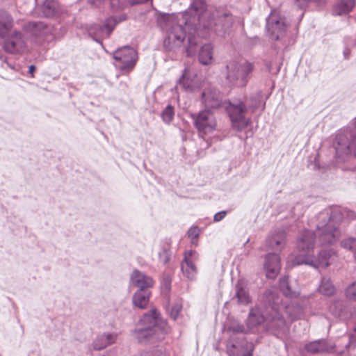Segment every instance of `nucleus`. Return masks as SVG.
Segmentation results:
<instances>
[{"instance_id":"58836bf2","label":"nucleus","mask_w":356,"mask_h":356,"mask_svg":"<svg viewBox=\"0 0 356 356\" xmlns=\"http://www.w3.org/2000/svg\"><path fill=\"white\" fill-rule=\"evenodd\" d=\"M346 298L352 301H356V282L350 284L346 289Z\"/></svg>"},{"instance_id":"a18cd8bd","label":"nucleus","mask_w":356,"mask_h":356,"mask_svg":"<svg viewBox=\"0 0 356 356\" xmlns=\"http://www.w3.org/2000/svg\"><path fill=\"white\" fill-rule=\"evenodd\" d=\"M139 356H164L161 349H154L141 353Z\"/></svg>"},{"instance_id":"7c9ffc66","label":"nucleus","mask_w":356,"mask_h":356,"mask_svg":"<svg viewBox=\"0 0 356 356\" xmlns=\"http://www.w3.org/2000/svg\"><path fill=\"white\" fill-rule=\"evenodd\" d=\"M236 297L238 299V303L241 305H246L251 301L247 289L240 282L236 285Z\"/></svg>"},{"instance_id":"ea45409f","label":"nucleus","mask_w":356,"mask_h":356,"mask_svg":"<svg viewBox=\"0 0 356 356\" xmlns=\"http://www.w3.org/2000/svg\"><path fill=\"white\" fill-rule=\"evenodd\" d=\"M0 60H1V67L4 69L10 68V70L17 71L18 66L14 62H10L6 56L1 55Z\"/></svg>"},{"instance_id":"b1692460","label":"nucleus","mask_w":356,"mask_h":356,"mask_svg":"<svg viewBox=\"0 0 356 356\" xmlns=\"http://www.w3.org/2000/svg\"><path fill=\"white\" fill-rule=\"evenodd\" d=\"M296 284V282H290L288 277L280 280V289L286 297L295 298L299 295L300 292Z\"/></svg>"},{"instance_id":"39448f33","label":"nucleus","mask_w":356,"mask_h":356,"mask_svg":"<svg viewBox=\"0 0 356 356\" xmlns=\"http://www.w3.org/2000/svg\"><path fill=\"white\" fill-rule=\"evenodd\" d=\"M262 99V92L257 91L250 96L247 106L241 99H234L227 104L225 109L234 129L241 131L251 123L250 119L245 116L247 113H253L260 108L261 113L264 110L265 102Z\"/></svg>"},{"instance_id":"4468645a","label":"nucleus","mask_w":356,"mask_h":356,"mask_svg":"<svg viewBox=\"0 0 356 356\" xmlns=\"http://www.w3.org/2000/svg\"><path fill=\"white\" fill-rule=\"evenodd\" d=\"M126 15L123 14L119 17L107 18L103 25L92 24L88 29L89 35L96 41L99 42V38L108 37L115 25L126 19Z\"/></svg>"},{"instance_id":"8fccbe9b","label":"nucleus","mask_w":356,"mask_h":356,"mask_svg":"<svg viewBox=\"0 0 356 356\" xmlns=\"http://www.w3.org/2000/svg\"><path fill=\"white\" fill-rule=\"evenodd\" d=\"M248 348L249 349L248 351L246 353H245L243 356H252V351L254 350L253 345L249 344Z\"/></svg>"},{"instance_id":"f257e3e1","label":"nucleus","mask_w":356,"mask_h":356,"mask_svg":"<svg viewBox=\"0 0 356 356\" xmlns=\"http://www.w3.org/2000/svg\"><path fill=\"white\" fill-rule=\"evenodd\" d=\"M232 16L222 10H209L204 0H193L185 12L169 15L164 24L166 36L164 47L173 50L183 43L188 29V56L193 53L192 47L197 44L195 35L204 36L202 30L212 31L223 36L232 26Z\"/></svg>"},{"instance_id":"72a5a7b5","label":"nucleus","mask_w":356,"mask_h":356,"mask_svg":"<svg viewBox=\"0 0 356 356\" xmlns=\"http://www.w3.org/2000/svg\"><path fill=\"white\" fill-rule=\"evenodd\" d=\"M341 246L349 251H351L353 254V257L356 260V238L349 237L343 239L340 243Z\"/></svg>"},{"instance_id":"6ab92c4d","label":"nucleus","mask_w":356,"mask_h":356,"mask_svg":"<svg viewBox=\"0 0 356 356\" xmlns=\"http://www.w3.org/2000/svg\"><path fill=\"white\" fill-rule=\"evenodd\" d=\"M286 232L282 229H275L266 239V246L269 250L280 252L285 245Z\"/></svg>"},{"instance_id":"a19ab883","label":"nucleus","mask_w":356,"mask_h":356,"mask_svg":"<svg viewBox=\"0 0 356 356\" xmlns=\"http://www.w3.org/2000/svg\"><path fill=\"white\" fill-rule=\"evenodd\" d=\"M170 259V253L168 249L163 248L159 252V259L163 264H166Z\"/></svg>"},{"instance_id":"4c0bfd02","label":"nucleus","mask_w":356,"mask_h":356,"mask_svg":"<svg viewBox=\"0 0 356 356\" xmlns=\"http://www.w3.org/2000/svg\"><path fill=\"white\" fill-rule=\"evenodd\" d=\"M250 329L245 327L243 324L234 322L227 328V332L232 333H248Z\"/></svg>"},{"instance_id":"20e7f679","label":"nucleus","mask_w":356,"mask_h":356,"mask_svg":"<svg viewBox=\"0 0 356 356\" xmlns=\"http://www.w3.org/2000/svg\"><path fill=\"white\" fill-rule=\"evenodd\" d=\"M168 331L166 322L159 318L156 309H152L138 321L132 335L138 343L146 344L161 340Z\"/></svg>"},{"instance_id":"e433bc0d","label":"nucleus","mask_w":356,"mask_h":356,"mask_svg":"<svg viewBox=\"0 0 356 356\" xmlns=\"http://www.w3.org/2000/svg\"><path fill=\"white\" fill-rule=\"evenodd\" d=\"M110 6L113 11H119L131 5L129 0H110Z\"/></svg>"},{"instance_id":"ddd939ff","label":"nucleus","mask_w":356,"mask_h":356,"mask_svg":"<svg viewBox=\"0 0 356 356\" xmlns=\"http://www.w3.org/2000/svg\"><path fill=\"white\" fill-rule=\"evenodd\" d=\"M286 28L285 18L279 11L272 10L266 19V31L270 38L275 40L281 39L285 34Z\"/></svg>"},{"instance_id":"9b49d317","label":"nucleus","mask_w":356,"mask_h":356,"mask_svg":"<svg viewBox=\"0 0 356 356\" xmlns=\"http://www.w3.org/2000/svg\"><path fill=\"white\" fill-rule=\"evenodd\" d=\"M195 127L201 137L211 134L216 128V120L213 114L208 109L191 115Z\"/></svg>"},{"instance_id":"1a4fd4ad","label":"nucleus","mask_w":356,"mask_h":356,"mask_svg":"<svg viewBox=\"0 0 356 356\" xmlns=\"http://www.w3.org/2000/svg\"><path fill=\"white\" fill-rule=\"evenodd\" d=\"M26 29L38 42H50L57 38L56 29L42 22H29L26 24Z\"/></svg>"},{"instance_id":"49530a36","label":"nucleus","mask_w":356,"mask_h":356,"mask_svg":"<svg viewBox=\"0 0 356 356\" xmlns=\"http://www.w3.org/2000/svg\"><path fill=\"white\" fill-rule=\"evenodd\" d=\"M310 1H316L321 3V0H296V3L299 8L303 9Z\"/></svg>"},{"instance_id":"f03ea898","label":"nucleus","mask_w":356,"mask_h":356,"mask_svg":"<svg viewBox=\"0 0 356 356\" xmlns=\"http://www.w3.org/2000/svg\"><path fill=\"white\" fill-rule=\"evenodd\" d=\"M280 296L275 289L266 290L261 302L249 312L247 327L252 329L264 323L266 329L277 337H283L287 334L288 326L284 317L279 313Z\"/></svg>"},{"instance_id":"2eb2a0df","label":"nucleus","mask_w":356,"mask_h":356,"mask_svg":"<svg viewBox=\"0 0 356 356\" xmlns=\"http://www.w3.org/2000/svg\"><path fill=\"white\" fill-rule=\"evenodd\" d=\"M316 238H317V242L319 245H323L319 241L316 228V232L307 229L304 230L297 239L298 249L305 253L309 252L315 247Z\"/></svg>"},{"instance_id":"aec40b11","label":"nucleus","mask_w":356,"mask_h":356,"mask_svg":"<svg viewBox=\"0 0 356 356\" xmlns=\"http://www.w3.org/2000/svg\"><path fill=\"white\" fill-rule=\"evenodd\" d=\"M177 84L188 92H195L201 87V82L197 76L191 74L187 70H185L182 76L178 80Z\"/></svg>"},{"instance_id":"f3484780","label":"nucleus","mask_w":356,"mask_h":356,"mask_svg":"<svg viewBox=\"0 0 356 356\" xmlns=\"http://www.w3.org/2000/svg\"><path fill=\"white\" fill-rule=\"evenodd\" d=\"M202 102L209 108H218L222 103V95L216 88H209L202 93Z\"/></svg>"},{"instance_id":"473e14b6","label":"nucleus","mask_w":356,"mask_h":356,"mask_svg":"<svg viewBox=\"0 0 356 356\" xmlns=\"http://www.w3.org/2000/svg\"><path fill=\"white\" fill-rule=\"evenodd\" d=\"M318 291L324 296H332L335 292V288L328 277H323L318 286Z\"/></svg>"},{"instance_id":"5701e85b","label":"nucleus","mask_w":356,"mask_h":356,"mask_svg":"<svg viewBox=\"0 0 356 356\" xmlns=\"http://www.w3.org/2000/svg\"><path fill=\"white\" fill-rule=\"evenodd\" d=\"M282 303V300L280 298L278 306H280L279 313L284 315L281 313L282 311L290 318L291 321L297 320L301 318L304 316L303 308L297 304H291L287 305H283Z\"/></svg>"},{"instance_id":"4be33fe9","label":"nucleus","mask_w":356,"mask_h":356,"mask_svg":"<svg viewBox=\"0 0 356 356\" xmlns=\"http://www.w3.org/2000/svg\"><path fill=\"white\" fill-rule=\"evenodd\" d=\"M306 350L311 353H334L336 352L334 344L328 343L325 339L316 340L305 346Z\"/></svg>"},{"instance_id":"37998d69","label":"nucleus","mask_w":356,"mask_h":356,"mask_svg":"<svg viewBox=\"0 0 356 356\" xmlns=\"http://www.w3.org/2000/svg\"><path fill=\"white\" fill-rule=\"evenodd\" d=\"M188 236L191 238V242L195 243V241L200 235V229L197 227H192L188 231Z\"/></svg>"},{"instance_id":"393cba45","label":"nucleus","mask_w":356,"mask_h":356,"mask_svg":"<svg viewBox=\"0 0 356 356\" xmlns=\"http://www.w3.org/2000/svg\"><path fill=\"white\" fill-rule=\"evenodd\" d=\"M13 26V19L3 10H0V38H4Z\"/></svg>"},{"instance_id":"c03bdc74","label":"nucleus","mask_w":356,"mask_h":356,"mask_svg":"<svg viewBox=\"0 0 356 356\" xmlns=\"http://www.w3.org/2000/svg\"><path fill=\"white\" fill-rule=\"evenodd\" d=\"M181 308L182 305L180 303H176L173 305L170 312V315L172 319L176 320L177 318Z\"/></svg>"},{"instance_id":"79ce46f5","label":"nucleus","mask_w":356,"mask_h":356,"mask_svg":"<svg viewBox=\"0 0 356 356\" xmlns=\"http://www.w3.org/2000/svg\"><path fill=\"white\" fill-rule=\"evenodd\" d=\"M345 347L347 350L354 349L356 348V325L353 333L349 336V342Z\"/></svg>"},{"instance_id":"6e6552de","label":"nucleus","mask_w":356,"mask_h":356,"mask_svg":"<svg viewBox=\"0 0 356 356\" xmlns=\"http://www.w3.org/2000/svg\"><path fill=\"white\" fill-rule=\"evenodd\" d=\"M115 65L124 72L132 71L138 60L137 51L130 46H124L113 54Z\"/></svg>"},{"instance_id":"412c9836","label":"nucleus","mask_w":356,"mask_h":356,"mask_svg":"<svg viewBox=\"0 0 356 356\" xmlns=\"http://www.w3.org/2000/svg\"><path fill=\"white\" fill-rule=\"evenodd\" d=\"M131 283L138 288V290H148L154 284L153 279L138 270H134L131 275Z\"/></svg>"},{"instance_id":"f8f14e48","label":"nucleus","mask_w":356,"mask_h":356,"mask_svg":"<svg viewBox=\"0 0 356 356\" xmlns=\"http://www.w3.org/2000/svg\"><path fill=\"white\" fill-rule=\"evenodd\" d=\"M336 252L330 248L321 250L317 258L308 255L297 256L293 259V264H307L314 268H326L330 264V260L336 256Z\"/></svg>"},{"instance_id":"a211bd4d","label":"nucleus","mask_w":356,"mask_h":356,"mask_svg":"<svg viewBox=\"0 0 356 356\" xmlns=\"http://www.w3.org/2000/svg\"><path fill=\"white\" fill-rule=\"evenodd\" d=\"M280 257L277 253H269L265 257L264 269L266 277L274 279L280 270Z\"/></svg>"},{"instance_id":"dca6fc26","label":"nucleus","mask_w":356,"mask_h":356,"mask_svg":"<svg viewBox=\"0 0 356 356\" xmlns=\"http://www.w3.org/2000/svg\"><path fill=\"white\" fill-rule=\"evenodd\" d=\"M199 257L198 253L195 250H188L184 252V258L181 262V268L183 274L189 280H194L197 275V268L195 262Z\"/></svg>"},{"instance_id":"f704fd0d","label":"nucleus","mask_w":356,"mask_h":356,"mask_svg":"<svg viewBox=\"0 0 356 356\" xmlns=\"http://www.w3.org/2000/svg\"><path fill=\"white\" fill-rule=\"evenodd\" d=\"M175 111L171 105H168L161 112V117L165 124H169L174 118Z\"/></svg>"},{"instance_id":"3c124183","label":"nucleus","mask_w":356,"mask_h":356,"mask_svg":"<svg viewBox=\"0 0 356 356\" xmlns=\"http://www.w3.org/2000/svg\"><path fill=\"white\" fill-rule=\"evenodd\" d=\"M103 0H88V3L93 6H98Z\"/></svg>"},{"instance_id":"cd10ccee","label":"nucleus","mask_w":356,"mask_h":356,"mask_svg":"<svg viewBox=\"0 0 356 356\" xmlns=\"http://www.w3.org/2000/svg\"><path fill=\"white\" fill-rule=\"evenodd\" d=\"M117 336V334L115 333H106L99 335L93 342L94 348L102 350L115 343Z\"/></svg>"},{"instance_id":"c756f323","label":"nucleus","mask_w":356,"mask_h":356,"mask_svg":"<svg viewBox=\"0 0 356 356\" xmlns=\"http://www.w3.org/2000/svg\"><path fill=\"white\" fill-rule=\"evenodd\" d=\"M355 5V0H340L336 3L333 13L337 15L347 14L352 10Z\"/></svg>"},{"instance_id":"a878e982","label":"nucleus","mask_w":356,"mask_h":356,"mask_svg":"<svg viewBox=\"0 0 356 356\" xmlns=\"http://www.w3.org/2000/svg\"><path fill=\"white\" fill-rule=\"evenodd\" d=\"M330 312L335 316L346 319L349 316L347 304L341 300H334L330 306Z\"/></svg>"},{"instance_id":"bb28decb","label":"nucleus","mask_w":356,"mask_h":356,"mask_svg":"<svg viewBox=\"0 0 356 356\" xmlns=\"http://www.w3.org/2000/svg\"><path fill=\"white\" fill-rule=\"evenodd\" d=\"M149 290H138L132 298L134 305L139 309L146 308L149 302Z\"/></svg>"},{"instance_id":"7ed1b4c3","label":"nucleus","mask_w":356,"mask_h":356,"mask_svg":"<svg viewBox=\"0 0 356 356\" xmlns=\"http://www.w3.org/2000/svg\"><path fill=\"white\" fill-rule=\"evenodd\" d=\"M343 217L356 219V213L350 210H342L338 207H330L319 212L316 216V229L322 245H333L340 238L339 228Z\"/></svg>"},{"instance_id":"0eeeda50","label":"nucleus","mask_w":356,"mask_h":356,"mask_svg":"<svg viewBox=\"0 0 356 356\" xmlns=\"http://www.w3.org/2000/svg\"><path fill=\"white\" fill-rule=\"evenodd\" d=\"M254 65L249 62L238 64L235 61L227 65L226 80L230 86L244 87L246 86Z\"/></svg>"},{"instance_id":"603ef678","label":"nucleus","mask_w":356,"mask_h":356,"mask_svg":"<svg viewBox=\"0 0 356 356\" xmlns=\"http://www.w3.org/2000/svg\"><path fill=\"white\" fill-rule=\"evenodd\" d=\"M35 69H36V67L33 65H31L29 66V73L31 74V77L34 76L33 72L35 70Z\"/></svg>"},{"instance_id":"864d4df0","label":"nucleus","mask_w":356,"mask_h":356,"mask_svg":"<svg viewBox=\"0 0 356 356\" xmlns=\"http://www.w3.org/2000/svg\"><path fill=\"white\" fill-rule=\"evenodd\" d=\"M351 124L354 127L353 129H351L350 128H347L346 129H348L352 132L356 133V118L354 119Z\"/></svg>"},{"instance_id":"de8ad7c7","label":"nucleus","mask_w":356,"mask_h":356,"mask_svg":"<svg viewBox=\"0 0 356 356\" xmlns=\"http://www.w3.org/2000/svg\"><path fill=\"white\" fill-rule=\"evenodd\" d=\"M227 213V211H221L220 212L216 213L213 216V221L216 222L221 221L225 218Z\"/></svg>"},{"instance_id":"09e8293b","label":"nucleus","mask_w":356,"mask_h":356,"mask_svg":"<svg viewBox=\"0 0 356 356\" xmlns=\"http://www.w3.org/2000/svg\"><path fill=\"white\" fill-rule=\"evenodd\" d=\"M236 348V345L234 343H232L230 346L227 345V353L229 355L232 356H238V353L235 352V349Z\"/></svg>"},{"instance_id":"c9c22d12","label":"nucleus","mask_w":356,"mask_h":356,"mask_svg":"<svg viewBox=\"0 0 356 356\" xmlns=\"http://www.w3.org/2000/svg\"><path fill=\"white\" fill-rule=\"evenodd\" d=\"M161 293L165 298H168L171 289V278L168 275L163 276L161 284Z\"/></svg>"},{"instance_id":"c85d7f7f","label":"nucleus","mask_w":356,"mask_h":356,"mask_svg":"<svg viewBox=\"0 0 356 356\" xmlns=\"http://www.w3.org/2000/svg\"><path fill=\"white\" fill-rule=\"evenodd\" d=\"M41 10L46 17H52L58 13V5L56 0H42Z\"/></svg>"},{"instance_id":"9d476101","label":"nucleus","mask_w":356,"mask_h":356,"mask_svg":"<svg viewBox=\"0 0 356 356\" xmlns=\"http://www.w3.org/2000/svg\"><path fill=\"white\" fill-rule=\"evenodd\" d=\"M2 47L6 53L13 55H21L28 51L24 35L17 30L13 31L5 37Z\"/></svg>"},{"instance_id":"2f4dec72","label":"nucleus","mask_w":356,"mask_h":356,"mask_svg":"<svg viewBox=\"0 0 356 356\" xmlns=\"http://www.w3.org/2000/svg\"><path fill=\"white\" fill-rule=\"evenodd\" d=\"M213 58V47L211 44H204L199 53L200 62L203 65H209Z\"/></svg>"},{"instance_id":"423d86ee","label":"nucleus","mask_w":356,"mask_h":356,"mask_svg":"<svg viewBox=\"0 0 356 356\" xmlns=\"http://www.w3.org/2000/svg\"><path fill=\"white\" fill-rule=\"evenodd\" d=\"M333 146L340 162L345 161L351 154L356 157V133L348 129L340 131L336 135Z\"/></svg>"}]
</instances>
